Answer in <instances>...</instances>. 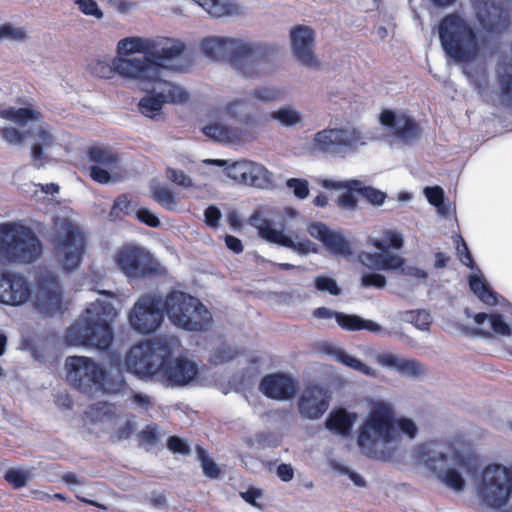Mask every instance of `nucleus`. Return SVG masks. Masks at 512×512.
Wrapping results in <instances>:
<instances>
[{
  "label": "nucleus",
  "instance_id": "nucleus-1",
  "mask_svg": "<svg viewBox=\"0 0 512 512\" xmlns=\"http://www.w3.org/2000/svg\"><path fill=\"white\" fill-rule=\"evenodd\" d=\"M418 428L406 417L396 419L393 407L384 401L371 402L369 411L359 428L358 445L368 457L387 458L397 448L401 433L413 439Z\"/></svg>",
  "mask_w": 512,
  "mask_h": 512
},
{
  "label": "nucleus",
  "instance_id": "nucleus-2",
  "mask_svg": "<svg viewBox=\"0 0 512 512\" xmlns=\"http://www.w3.org/2000/svg\"><path fill=\"white\" fill-rule=\"evenodd\" d=\"M184 49L181 41L166 37H127L117 44L118 57L141 62L134 78L139 84L158 81L165 71L180 70Z\"/></svg>",
  "mask_w": 512,
  "mask_h": 512
},
{
  "label": "nucleus",
  "instance_id": "nucleus-3",
  "mask_svg": "<svg viewBox=\"0 0 512 512\" xmlns=\"http://www.w3.org/2000/svg\"><path fill=\"white\" fill-rule=\"evenodd\" d=\"M439 38L443 50L454 62L461 64L465 75L474 83L482 97L488 96V74L484 67L470 69L479 55L482 41L478 39L472 27L461 17L447 15L439 24Z\"/></svg>",
  "mask_w": 512,
  "mask_h": 512
},
{
  "label": "nucleus",
  "instance_id": "nucleus-4",
  "mask_svg": "<svg viewBox=\"0 0 512 512\" xmlns=\"http://www.w3.org/2000/svg\"><path fill=\"white\" fill-rule=\"evenodd\" d=\"M37 286L32 292L27 279L13 272L0 273V303L20 306L32 299L35 307L42 313H61L64 301L57 277L46 269L36 274Z\"/></svg>",
  "mask_w": 512,
  "mask_h": 512
},
{
  "label": "nucleus",
  "instance_id": "nucleus-5",
  "mask_svg": "<svg viewBox=\"0 0 512 512\" xmlns=\"http://www.w3.org/2000/svg\"><path fill=\"white\" fill-rule=\"evenodd\" d=\"M102 298L91 302L84 313L68 328L65 340L75 347H94L104 351L113 341L112 323L118 315L112 295L100 292Z\"/></svg>",
  "mask_w": 512,
  "mask_h": 512
},
{
  "label": "nucleus",
  "instance_id": "nucleus-6",
  "mask_svg": "<svg viewBox=\"0 0 512 512\" xmlns=\"http://www.w3.org/2000/svg\"><path fill=\"white\" fill-rule=\"evenodd\" d=\"M0 118L14 122L23 129L5 127L1 130L3 139L12 145H22L24 140H29L34 166L41 168L45 154L53 147L56 138L40 113L30 108L7 107L0 110Z\"/></svg>",
  "mask_w": 512,
  "mask_h": 512
},
{
  "label": "nucleus",
  "instance_id": "nucleus-7",
  "mask_svg": "<svg viewBox=\"0 0 512 512\" xmlns=\"http://www.w3.org/2000/svg\"><path fill=\"white\" fill-rule=\"evenodd\" d=\"M203 53L212 60L227 59L246 78L259 77L266 64V47L239 38L210 36L202 40Z\"/></svg>",
  "mask_w": 512,
  "mask_h": 512
},
{
  "label": "nucleus",
  "instance_id": "nucleus-8",
  "mask_svg": "<svg viewBox=\"0 0 512 512\" xmlns=\"http://www.w3.org/2000/svg\"><path fill=\"white\" fill-rule=\"evenodd\" d=\"M405 243L403 233L397 229L388 228L373 232L367 238V244L378 252H361L359 261L371 270L400 272L401 274L424 281L427 273L414 266L405 265L404 259L389 250H400Z\"/></svg>",
  "mask_w": 512,
  "mask_h": 512
},
{
  "label": "nucleus",
  "instance_id": "nucleus-9",
  "mask_svg": "<svg viewBox=\"0 0 512 512\" xmlns=\"http://www.w3.org/2000/svg\"><path fill=\"white\" fill-rule=\"evenodd\" d=\"M68 382L87 395L122 394L126 383L120 373L112 375L87 356H69L65 361Z\"/></svg>",
  "mask_w": 512,
  "mask_h": 512
},
{
  "label": "nucleus",
  "instance_id": "nucleus-10",
  "mask_svg": "<svg viewBox=\"0 0 512 512\" xmlns=\"http://www.w3.org/2000/svg\"><path fill=\"white\" fill-rule=\"evenodd\" d=\"M43 246L29 227L17 222L0 224V258L10 264H30L40 258Z\"/></svg>",
  "mask_w": 512,
  "mask_h": 512
},
{
  "label": "nucleus",
  "instance_id": "nucleus-11",
  "mask_svg": "<svg viewBox=\"0 0 512 512\" xmlns=\"http://www.w3.org/2000/svg\"><path fill=\"white\" fill-rule=\"evenodd\" d=\"M163 311L173 326L186 331H204L212 324L208 308L198 298L182 291L166 295Z\"/></svg>",
  "mask_w": 512,
  "mask_h": 512
},
{
  "label": "nucleus",
  "instance_id": "nucleus-12",
  "mask_svg": "<svg viewBox=\"0 0 512 512\" xmlns=\"http://www.w3.org/2000/svg\"><path fill=\"white\" fill-rule=\"evenodd\" d=\"M421 458L437 477L454 491L465 487V480L459 470H465L466 461L451 445L429 442L420 448Z\"/></svg>",
  "mask_w": 512,
  "mask_h": 512
},
{
  "label": "nucleus",
  "instance_id": "nucleus-13",
  "mask_svg": "<svg viewBox=\"0 0 512 512\" xmlns=\"http://www.w3.org/2000/svg\"><path fill=\"white\" fill-rule=\"evenodd\" d=\"M174 341L156 338L133 346L126 355L127 370L142 380L159 382L163 361L173 353Z\"/></svg>",
  "mask_w": 512,
  "mask_h": 512
},
{
  "label": "nucleus",
  "instance_id": "nucleus-14",
  "mask_svg": "<svg viewBox=\"0 0 512 512\" xmlns=\"http://www.w3.org/2000/svg\"><path fill=\"white\" fill-rule=\"evenodd\" d=\"M55 236L53 244L58 261L67 271L79 267L85 253V236L80 227L68 218L55 219Z\"/></svg>",
  "mask_w": 512,
  "mask_h": 512
},
{
  "label": "nucleus",
  "instance_id": "nucleus-15",
  "mask_svg": "<svg viewBox=\"0 0 512 512\" xmlns=\"http://www.w3.org/2000/svg\"><path fill=\"white\" fill-rule=\"evenodd\" d=\"M477 493L488 507H506L512 499V470L502 464L487 465L482 472Z\"/></svg>",
  "mask_w": 512,
  "mask_h": 512
},
{
  "label": "nucleus",
  "instance_id": "nucleus-16",
  "mask_svg": "<svg viewBox=\"0 0 512 512\" xmlns=\"http://www.w3.org/2000/svg\"><path fill=\"white\" fill-rule=\"evenodd\" d=\"M367 144L364 133L352 124L326 128L314 134L312 147L334 156H345Z\"/></svg>",
  "mask_w": 512,
  "mask_h": 512
},
{
  "label": "nucleus",
  "instance_id": "nucleus-17",
  "mask_svg": "<svg viewBox=\"0 0 512 512\" xmlns=\"http://www.w3.org/2000/svg\"><path fill=\"white\" fill-rule=\"evenodd\" d=\"M117 268L129 279H140L159 272V264L143 247L125 245L114 255Z\"/></svg>",
  "mask_w": 512,
  "mask_h": 512
},
{
  "label": "nucleus",
  "instance_id": "nucleus-18",
  "mask_svg": "<svg viewBox=\"0 0 512 512\" xmlns=\"http://www.w3.org/2000/svg\"><path fill=\"white\" fill-rule=\"evenodd\" d=\"M161 297L156 293L140 296L128 312L131 328L142 335L156 332L163 323L164 311L160 308Z\"/></svg>",
  "mask_w": 512,
  "mask_h": 512
},
{
  "label": "nucleus",
  "instance_id": "nucleus-19",
  "mask_svg": "<svg viewBox=\"0 0 512 512\" xmlns=\"http://www.w3.org/2000/svg\"><path fill=\"white\" fill-rule=\"evenodd\" d=\"M250 224L257 229L259 236L267 242L289 248L300 255L317 253L316 244L306 238L296 236L294 239L292 236L285 234L282 224L262 218L258 214L251 216Z\"/></svg>",
  "mask_w": 512,
  "mask_h": 512
},
{
  "label": "nucleus",
  "instance_id": "nucleus-20",
  "mask_svg": "<svg viewBox=\"0 0 512 512\" xmlns=\"http://www.w3.org/2000/svg\"><path fill=\"white\" fill-rule=\"evenodd\" d=\"M205 162L217 166H226V175L237 183L260 189H267L273 184V173L257 162L239 160L230 165H228V161L219 159H209Z\"/></svg>",
  "mask_w": 512,
  "mask_h": 512
},
{
  "label": "nucleus",
  "instance_id": "nucleus-21",
  "mask_svg": "<svg viewBox=\"0 0 512 512\" xmlns=\"http://www.w3.org/2000/svg\"><path fill=\"white\" fill-rule=\"evenodd\" d=\"M160 372L159 382L164 386L184 387L197 379L200 368L192 358L180 355L175 359H171V356L165 359Z\"/></svg>",
  "mask_w": 512,
  "mask_h": 512
},
{
  "label": "nucleus",
  "instance_id": "nucleus-22",
  "mask_svg": "<svg viewBox=\"0 0 512 512\" xmlns=\"http://www.w3.org/2000/svg\"><path fill=\"white\" fill-rule=\"evenodd\" d=\"M161 77H163V73H161ZM157 83L159 85V92L153 95H147L143 99L140 100L138 106L140 112L150 118H153L162 108L163 104L166 102H182L187 99L186 92L178 85H175L171 82L160 80L155 82H146L141 84L143 89L147 90V84Z\"/></svg>",
  "mask_w": 512,
  "mask_h": 512
},
{
  "label": "nucleus",
  "instance_id": "nucleus-23",
  "mask_svg": "<svg viewBox=\"0 0 512 512\" xmlns=\"http://www.w3.org/2000/svg\"><path fill=\"white\" fill-rule=\"evenodd\" d=\"M379 119L381 125L395 142L408 144L418 137L419 128L416 122L405 113L384 110Z\"/></svg>",
  "mask_w": 512,
  "mask_h": 512
},
{
  "label": "nucleus",
  "instance_id": "nucleus-24",
  "mask_svg": "<svg viewBox=\"0 0 512 512\" xmlns=\"http://www.w3.org/2000/svg\"><path fill=\"white\" fill-rule=\"evenodd\" d=\"M89 158L93 164L90 166L91 178L101 184H107L118 175L119 160L104 147H92L89 150Z\"/></svg>",
  "mask_w": 512,
  "mask_h": 512
},
{
  "label": "nucleus",
  "instance_id": "nucleus-25",
  "mask_svg": "<svg viewBox=\"0 0 512 512\" xmlns=\"http://www.w3.org/2000/svg\"><path fill=\"white\" fill-rule=\"evenodd\" d=\"M473 2L478 22L487 32L501 33L508 28L509 14L502 6L495 5L489 0Z\"/></svg>",
  "mask_w": 512,
  "mask_h": 512
},
{
  "label": "nucleus",
  "instance_id": "nucleus-26",
  "mask_svg": "<svg viewBox=\"0 0 512 512\" xmlns=\"http://www.w3.org/2000/svg\"><path fill=\"white\" fill-rule=\"evenodd\" d=\"M330 398L327 389L320 386L307 387L298 401L300 415L310 420L319 419L328 410Z\"/></svg>",
  "mask_w": 512,
  "mask_h": 512
},
{
  "label": "nucleus",
  "instance_id": "nucleus-27",
  "mask_svg": "<svg viewBox=\"0 0 512 512\" xmlns=\"http://www.w3.org/2000/svg\"><path fill=\"white\" fill-rule=\"evenodd\" d=\"M307 231L331 253L343 256L351 254L350 243L339 231L330 229L326 224L314 222L308 226Z\"/></svg>",
  "mask_w": 512,
  "mask_h": 512
},
{
  "label": "nucleus",
  "instance_id": "nucleus-28",
  "mask_svg": "<svg viewBox=\"0 0 512 512\" xmlns=\"http://www.w3.org/2000/svg\"><path fill=\"white\" fill-rule=\"evenodd\" d=\"M141 62L139 60L122 59L115 57L111 62L106 60H97L92 66L91 71L94 75L100 78H111L114 73L122 78L134 80L135 76L139 75V67Z\"/></svg>",
  "mask_w": 512,
  "mask_h": 512
},
{
  "label": "nucleus",
  "instance_id": "nucleus-29",
  "mask_svg": "<svg viewBox=\"0 0 512 512\" xmlns=\"http://www.w3.org/2000/svg\"><path fill=\"white\" fill-rule=\"evenodd\" d=\"M290 38L297 59L305 66H317L318 61L313 55V30L307 26H296L291 30Z\"/></svg>",
  "mask_w": 512,
  "mask_h": 512
},
{
  "label": "nucleus",
  "instance_id": "nucleus-30",
  "mask_svg": "<svg viewBox=\"0 0 512 512\" xmlns=\"http://www.w3.org/2000/svg\"><path fill=\"white\" fill-rule=\"evenodd\" d=\"M259 389L269 398L288 400L294 397L296 384L290 376L275 373L265 376L260 382Z\"/></svg>",
  "mask_w": 512,
  "mask_h": 512
},
{
  "label": "nucleus",
  "instance_id": "nucleus-31",
  "mask_svg": "<svg viewBox=\"0 0 512 512\" xmlns=\"http://www.w3.org/2000/svg\"><path fill=\"white\" fill-rule=\"evenodd\" d=\"M473 320L483 333L494 332L500 336H512L510 325L500 314L477 313L473 315Z\"/></svg>",
  "mask_w": 512,
  "mask_h": 512
},
{
  "label": "nucleus",
  "instance_id": "nucleus-32",
  "mask_svg": "<svg viewBox=\"0 0 512 512\" xmlns=\"http://www.w3.org/2000/svg\"><path fill=\"white\" fill-rule=\"evenodd\" d=\"M225 111L229 117L249 124L254 120L257 107L252 99L246 97L230 101L227 104Z\"/></svg>",
  "mask_w": 512,
  "mask_h": 512
},
{
  "label": "nucleus",
  "instance_id": "nucleus-33",
  "mask_svg": "<svg viewBox=\"0 0 512 512\" xmlns=\"http://www.w3.org/2000/svg\"><path fill=\"white\" fill-rule=\"evenodd\" d=\"M358 185L356 181H336V180H323L322 186L327 189L343 190V193L339 195L338 201L342 208L347 210H353L357 203V196L355 191Z\"/></svg>",
  "mask_w": 512,
  "mask_h": 512
},
{
  "label": "nucleus",
  "instance_id": "nucleus-34",
  "mask_svg": "<svg viewBox=\"0 0 512 512\" xmlns=\"http://www.w3.org/2000/svg\"><path fill=\"white\" fill-rule=\"evenodd\" d=\"M357 414L344 409L332 411L326 420V427L339 435H346L356 422Z\"/></svg>",
  "mask_w": 512,
  "mask_h": 512
},
{
  "label": "nucleus",
  "instance_id": "nucleus-35",
  "mask_svg": "<svg viewBox=\"0 0 512 512\" xmlns=\"http://www.w3.org/2000/svg\"><path fill=\"white\" fill-rule=\"evenodd\" d=\"M469 286L471 291L486 305L501 304L498 295L489 288L479 272L469 276Z\"/></svg>",
  "mask_w": 512,
  "mask_h": 512
},
{
  "label": "nucleus",
  "instance_id": "nucleus-36",
  "mask_svg": "<svg viewBox=\"0 0 512 512\" xmlns=\"http://www.w3.org/2000/svg\"><path fill=\"white\" fill-rule=\"evenodd\" d=\"M269 118L276 121L281 126L293 127L302 122L303 114L294 105L286 104L273 110L269 114Z\"/></svg>",
  "mask_w": 512,
  "mask_h": 512
},
{
  "label": "nucleus",
  "instance_id": "nucleus-37",
  "mask_svg": "<svg viewBox=\"0 0 512 512\" xmlns=\"http://www.w3.org/2000/svg\"><path fill=\"white\" fill-rule=\"evenodd\" d=\"M203 133L217 142L233 143L240 140L237 130L224 126L220 123H213L203 128Z\"/></svg>",
  "mask_w": 512,
  "mask_h": 512
},
{
  "label": "nucleus",
  "instance_id": "nucleus-38",
  "mask_svg": "<svg viewBox=\"0 0 512 512\" xmlns=\"http://www.w3.org/2000/svg\"><path fill=\"white\" fill-rule=\"evenodd\" d=\"M333 355L338 362L342 363L343 365H345L355 371H358L361 374H364L366 376H371V377L376 376L375 369L366 365L361 360L349 355L348 353H346L345 351H343L341 349H335L333 351Z\"/></svg>",
  "mask_w": 512,
  "mask_h": 512
},
{
  "label": "nucleus",
  "instance_id": "nucleus-39",
  "mask_svg": "<svg viewBox=\"0 0 512 512\" xmlns=\"http://www.w3.org/2000/svg\"><path fill=\"white\" fill-rule=\"evenodd\" d=\"M314 317L318 319H335L337 324L343 329L353 328L352 323L358 322L355 315H348L340 312H334L328 308L321 307L314 311Z\"/></svg>",
  "mask_w": 512,
  "mask_h": 512
},
{
  "label": "nucleus",
  "instance_id": "nucleus-40",
  "mask_svg": "<svg viewBox=\"0 0 512 512\" xmlns=\"http://www.w3.org/2000/svg\"><path fill=\"white\" fill-rule=\"evenodd\" d=\"M424 195L426 196L428 202L436 207L437 212L441 216H449L450 210L449 207L444 204V191L441 187H426L424 189Z\"/></svg>",
  "mask_w": 512,
  "mask_h": 512
},
{
  "label": "nucleus",
  "instance_id": "nucleus-41",
  "mask_svg": "<svg viewBox=\"0 0 512 512\" xmlns=\"http://www.w3.org/2000/svg\"><path fill=\"white\" fill-rule=\"evenodd\" d=\"M153 199L167 210L175 211L178 209L179 200L175 194L165 187H154L152 190Z\"/></svg>",
  "mask_w": 512,
  "mask_h": 512
},
{
  "label": "nucleus",
  "instance_id": "nucleus-42",
  "mask_svg": "<svg viewBox=\"0 0 512 512\" xmlns=\"http://www.w3.org/2000/svg\"><path fill=\"white\" fill-rule=\"evenodd\" d=\"M86 414L91 421L107 422L111 421L114 417V407L109 403L99 402L92 405Z\"/></svg>",
  "mask_w": 512,
  "mask_h": 512
},
{
  "label": "nucleus",
  "instance_id": "nucleus-43",
  "mask_svg": "<svg viewBox=\"0 0 512 512\" xmlns=\"http://www.w3.org/2000/svg\"><path fill=\"white\" fill-rule=\"evenodd\" d=\"M63 481L73 490L76 492V497L81 502H84L89 505H93L95 507H98L100 509H106V507L94 500L88 499L84 496H82V491H80V487L85 484V481L83 478L78 477L74 473H67L63 476Z\"/></svg>",
  "mask_w": 512,
  "mask_h": 512
},
{
  "label": "nucleus",
  "instance_id": "nucleus-44",
  "mask_svg": "<svg viewBox=\"0 0 512 512\" xmlns=\"http://www.w3.org/2000/svg\"><path fill=\"white\" fill-rule=\"evenodd\" d=\"M398 374L404 378L417 380L424 376L425 370L417 360L403 357Z\"/></svg>",
  "mask_w": 512,
  "mask_h": 512
},
{
  "label": "nucleus",
  "instance_id": "nucleus-45",
  "mask_svg": "<svg viewBox=\"0 0 512 512\" xmlns=\"http://www.w3.org/2000/svg\"><path fill=\"white\" fill-rule=\"evenodd\" d=\"M196 454L205 476L211 479H217L220 476L221 470L219 466L208 456L206 450L201 446H197Z\"/></svg>",
  "mask_w": 512,
  "mask_h": 512
},
{
  "label": "nucleus",
  "instance_id": "nucleus-46",
  "mask_svg": "<svg viewBox=\"0 0 512 512\" xmlns=\"http://www.w3.org/2000/svg\"><path fill=\"white\" fill-rule=\"evenodd\" d=\"M238 355V350L226 343H221L210 354V361L215 365L225 364Z\"/></svg>",
  "mask_w": 512,
  "mask_h": 512
},
{
  "label": "nucleus",
  "instance_id": "nucleus-47",
  "mask_svg": "<svg viewBox=\"0 0 512 512\" xmlns=\"http://www.w3.org/2000/svg\"><path fill=\"white\" fill-rule=\"evenodd\" d=\"M249 98L263 103H269L280 100L282 98V92L277 87L263 86L254 89Z\"/></svg>",
  "mask_w": 512,
  "mask_h": 512
},
{
  "label": "nucleus",
  "instance_id": "nucleus-48",
  "mask_svg": "<svg viewBox=\"0 0 512 512\" xmlns=\"http://www.w3.org/2000/svg\"><path fill=\"white\" fill-rule=\"evenodd\" d=\"M500 88V105L512 110V75L500 77Z\"/></svg>",
  "mask_w": 512,
  "mask_h": 512
},
{
  "label": "nucleus",
  "instance_id": "nucleus-49",
  "mask_svg": "<svg viewBox=\"0 0 512 512\" xmlns=\"http://www.w3.org/2000/svg\"><path fill=\"white\" fill-rule=\"evenodd\" d=\"M403 357L394 353H380L376 355L375 360L380 366L393 370L398 374Z\"/></svg>",
  "mask_w": 512,
  "mask_h": 512
},
{
  "label": "nucleus",
  "instance_id": "nucleus-50",
  "mask_svg": "<svg viewBox=\"0 0 512 512\" xmlns=\"http://www.w3.org/2000/svg\"><path fill=\"white\" fill-rule=\"evenodd\" d=\"M5 479L15 488L23 487L30 479V473L25 469H10L5 474Z\"/></svg>",
  "mask_w": 512,
  "mask_h": 512
},
{
  "label": "nucleus",
  "instance_id": "nucleus-51",
  "mask_svg": "<svg viewBox=\"0 0 512 512\" xmlns=\"http://www.w3.org/2000/svg\"><path fill=\"white\" fill-rule=\"evenodd\" d=\"M454 243L456 244V251L461 263L471 269H474V262L469 252L467 244L460 235L454 237Z\"/></svg>",
  "mask_w": 512,
  "mask_h": 512
},
{
  "label": "nucleus",
  "instance_id": "nucleus-52",
  "mask_svg": "<svg viewBox=\"0 0 512 512\" xmlns=\"http://www.w3.org/2000/svg\"><path fill=\"white\" fill-rule=\"evenodd\" d=\"M128 400L131 408L138 411H147L152 406L151 397L141 392L131 391Z\"/></svg>",
  "mask_w": 512,
  "mask_h": 512
},
{
  "label": "nucleus",
  "instance_id": "nucleus-53",
  "mask_svg": "<svg viewBox=\"0 0 512 512\" xmlns=\"http://www.w3.org/2000/svg\"><path fill=\"white\" fill-rule=\"evenodd\" d=\"M287 187L292 190L295 197L305 199L309 195V185L307 180L291 178L287 180Z\"/></svg>",
  "mask_w": 512,
  "mask_h": 512
},
{
  "label": "nucleus",
  "instance_id": "nucleus-54",
  "mask_svg": "<svg viewBox=\"0 0 512 512\" xmlns=\"http://www.w3.org/2000/svg\"><path fill=\"white\" fill-rule=\"evenodd\" d=\"M405 319L422 331L427 330L430 324V315L426 311L408 312Z\"/></svg>",
  "mask_w": 512,
  "mask_h": 512
},
{
  "label": "nucleus",
  "instance_id": "nucleus-55",
  "mask_svg": "<svg viewBox=\"0 0 512 512\" xmlns=\"http://www.w3.org/2000/svg\"><path fill=\"white\" fill-rule=\"evenodd\" d=\"M25 31L22 28L15 27L11 24H4L0 26V39L21 41L25 38Z\"/></svg>",
  "mask_w": 512,
  "mask_h": 512
},
{
  "label": "nucleus",
  "instance_id": "nucleus-56",
  "mask_svg": "<svg viewBox=\"0 0 512 512\" xmlns=\"http://www.w3.org/2000/svg\"><path fill=\"white\" fill-rule=\"evenodd\" d=\"M333 469L341 475H346L353 482V484L355 486H357V487H365L366 486V481L363 478V476L360 475L359 473L351 470L350 468H348L344 465H341V464H334Z\"/></svg>",
  "mask_w": 512,
  "mask_h": 512
},
{
  "label": "nucleus",
  "instance_id": "nucleus-57",
  "mask_svg": "<svg viewBox=\"0 0 512 512\" xmlns=\"http://www.w3.org/2000/svg\"><path fill=\"white\" fill-rule=\"evenodd\" d=\"M315 286L318 290L329 292L332 295H339L340 289L336 281L330 277L319 276L315 280Z\"/></svg>",
  "mask_w": 512,
  "mask_h": 512
},
{
  "label": "nucleus",
  "instance_id": "nucleus-58",
  "mask_svg": "<svg viewBox=\"0 0 512 512\" xmlns=\"http://www.w3.org/2000/svg\"><path fill=\"white\" fill-rule=\"evenodd\" d=\"M74 2L84 14L102 18L103 13L94 0H74Z\"/></svg>",
  "mask_w": 512,
  "mask_h": 512
},
{
  "label": "nucleus",
  "instance_id": "nucleus-59",
  "mask_svg": "<svg viewBox=\"0 0 512 512\" xmlns=\"http://www.w3.org/2000/svg\"><path fill=\"white\" fill-rule=\"evenodd\" d=\"M118 211L123 212L124 214H130L134 211L132 203L126 195H121L115 200L111 215L117 217Z\"/></svg>",
  "mask_w": 512,
  "mask_h": 512
},
{
  "label": "nucleus",
  "instance_id": "nucleus-60",
  "mask_svg": "<svg viewBox=\"0 0 512 512\" xmlns=\"http://www.w3.org/2000/svg\"><path fill=\"white\" fill-rule=\"evenodd\" d=\"M361 283L364 287L374 286L376 288H384L386 285V278L381 274L368 273L362 275Z\"/></svg>",
  "mask_w": 512,
  "mask_h": 512
},
{
  "label": "nucleus",
  "instance_id": "nucleus-61",
  "mask_svg": "<svg viewBox=\"0 0 512 512\" xmlns=\"http://www.w3.org/2000/svg\"><path fill=\"white\" fill-rule=\"evenodd\" d=\"M167 177L174 183L183 187L192 186V180L183 171L168 169Z\"/></svg>",
  "mask_w": 512,
  "mask_h": 512
},
{
  "label": "nucleus",
  "instance_id": "nucleus-62",
  "mask_svg": "<svg viewBox=\"0 0 512 512\" xmlns=\"http://www.w3.org/2000/svg\"><path fill=\"white\" fill-rule=\"evenodd\" d=\"M136 216L138 220L150 227H157L160 225L158 217L147 208H140L137 210Z\"/></svg>",
  "mask_w": 512,
  "mask_h": 512
},
{
  "label": "nucleus",
  "instance_id": "nucleus-63",
  "mask_svg": "<svg viewBox=\"0 0 512 512\" xmlns=\"http://www.w3.org/2000/svg\"><path fill=\"white\" fill-rule=\"evenodd\" d=\"M167 446L169 450H171L174 453H180V454H189L190 448L187 445L186 442H184L181 438L172 436L169 437Z\"/></svg>",
  "mask_w": 512,
  "mask_h": 512
},
{
  "label": "nucleus",
  "instance_id": "nucleus-64",
  "mask_svg": "<svg viewBox=\"0 0 512 512\" xmlns=\"http://www.w3.org/2000/svg\"><path fill=\"white\" fill-rule=\"evenodd\" d=\"M362 194L373 205H381L385 199L383 192L371 187L364 188Z\"/></svg>",
  "mask_w": 512,
  "mask_h": 512
}]
</instances>
